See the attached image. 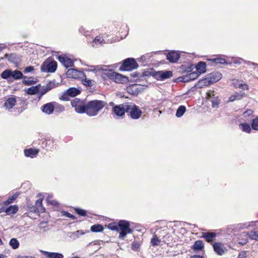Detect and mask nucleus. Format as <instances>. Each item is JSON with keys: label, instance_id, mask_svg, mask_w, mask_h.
Instances as JSON below:
<instances>
[{"label": "nucleus", "instance_id": "obj_18", "mask_svg": "<svg viewBox=\"0 0 258 258\" xmlns=\"http://www.w3.org/2000/svg\"><path fill=\"white\" fill-rule=\"evenodd\" d=\"M217 236V233L215 232H203L202 237L209 243L212 242Z\"/></svg>", "mask_w": 258, "mask_h": 258}, {"label": "nucleus", "instance_id": "obj_12", "mask_svg": "<svg viewBox=\"0 0 258 258\" xmlns=\"http://www.w3.org/2000/svg\"><path fill=\"white\" fill-rule=\"evenodd\" d=\"M55 108V102L47 103L43 105L41 107L42 112L49 115L53 113Z\"/></svg>", "mask_w": 258, "mask_h": 258}, {"label": "nucleus", "instance_id": "obj_6", "mask_svg": "<svg viewBox=\"0 0 258 258\" xmlns=\"http://www.w3.org/2000/svg\"><path fill=\"white\" fill-rule=\"evenodd\" d=\"M118 227L120 232L119 234V238L123 239L127 234L131 233L132 230L130 228V222L126 220H120L118 221Z\"/></svg>", "mask_w": 258, "mask_h": 258}, {"label": "nucleus", "instance_id": "obj_51", "mask_svg": "<svg viewBox=\"0 0 258 258\" xmlns=\"http://www.w3.org/2000/svg\"><path fill=\"white\" fill-rule=\"evenodd\" d=\"M186 111V107L183 105H181L178 107V117L183 115Z\"/></svg>", "mask_w": 258, "mask_h": 258}, {"label": "nucleus", "instance_id": "obj_19", "mask_svg": "<svg viewBox=\"0 0 258 258\" xmlns=\"http://www.w3.org/2000/svg\"><path fill=\"white\" fill-rule=\"evenodd\" d=\"M214 250L218 255H222L224 253V250L223 249V245L220 242H215L213 244Z\"/></svg>", "mask_w": 258, "mask_h": 258}, {"label": "nucleus", "instance_id": "obj_34", "mask_svg": "<svg viewBox=\"0 0 258 258\" xmlns=\"http://www.w3.org/2000/svg\"><path fill=\"white\" fill-rule=\"evenodd\" d=\"M91 231L93 232H100L104 230L103 226L101 224H95L91 227Z\"/></svg>", "mask_w": 258, "mask_h": 258}, {"label": "nucleus", "instance_id": "obj_57", "mask_svg": "<svg viewBox=\"0 0 258 258\" xmlns=\"http://www.w3.org/2000/svg\"><path fill=\"white\" fill-rule=\"evenodd\" d=\"M215 97L216 96H215V94H214V91L213 90H209L207 93V97L209 100L212 99L213 97Z\"/></svg>", "mask_w": 258, "mask_h": 258}, {"label": "nucleus", "instance_id": "obj_50", "mask_svg": "<svg viewBox=\"0 0 258 258\" xmlns=\"http://www.w3.org/2000/svg\"><path fill=\"white\" fill-rule=\"evenodd\" d=\"M23 82L25 85H31L34 84L36 82L33 80V79L32 78H29L27 79L25 78Z\"/></svg>", "mask_w": 258, "mask_h": 258}, {"label": "nucleus", "instance_id": "obj_63", "mask_svg": "<svg viewBox=\"0 0 258 258\" xmlns=\"http://www.w3.org/2000/svg\"><path fill=\"white\" fill-rule=\"evenodd\" d=\"M70 237L73 239H76L79 238L78 235L76 233V232L72 233L70 235Z\"/></svg>", "mask_w": 258, "mask_h": 258}, {"label": "nucleus", "instance_id": "obj_11", "mask_svg": "<svg viewBox=\"0 0 258 258\" xmlns=\"http://www.w3.org/2000/svg\"><path fill=\"white\" fill-rule=\"evenodd\" d=\"M142 89V86L136 84L130 85L126 88L127 93L134 96H137Z\"/></svg>", "mask_w": 258, "mask_h": 258}, {"label": "nucleus", "instance_id": "obj_15", "mask_svg": "<svg viewBox=\"0 0 258 258\" xmlns=\"http://www.w3.org/2000/svg\"><path fill=\"white\" fill-rule=\"evenodd\" d=\"M16 97L12 96L6 100L4 106L7 109L10 110L16 105Z\"/></svg>", "mask_w": 258, "mask_h": 258}, {"label": "nucleus", "instance_id": "obj_30", "mask_svg": "<svg viewBox=\"0 0 258 258\" xmlns=\"http://www.w3.org/2000/svg\"><path fill=\"white\" fill-rule=\"evenodd\" d=\"M35 207L38 213H43L45 211V208L42 206V200L38 199L35 202Z\"/></svg>", "mask_w": 258, "mask_h": 258}, {"label": "nucleus", "instance_id": "obj_37", "mask_svg": "<svg viewBox=\"0 0 258 258\" xmlns=\"http://www.w3.org/2000/svg\"><path fill=\"white\" fill-rule=\"evenodd\" d=\"M9 244L13 249H16L19 247L20 243L16 238H13L10 240Z\"/></svg>", "mask_w": 258, "mask_h": 258}, {"label": "nucleus", "instance_id": "obj_59", "mask_svg": "<svg viewBox=\"0 0 258 258\" xmlns=\"http://www.w3.org/2000/svg\"><path fill=\"white\" fill-rule=\"evenodd\" d=\"M140 247V244L138 242H134L132 246V249L134 250L137 251Z\"/></svg>", "mask_w": 258, "mask_h": 258}, {"label": "nucleus", "instance_id": "obj_9", "mask_svg": "<svg viewBox=\"0 0 258 258\" xmlns=\"http://www.w3.org/2000/svg\"><path fill=\"white\" fill-rule=\"evenodd\" d=\"M81 91L79 89L71 87L67 90L60 96L59 99L63 101H68L70 99V97H73L80 94Z\"/></svg>", "mask_w": 258, "mask_h": 258}, {"label": "nucleus", "instance_id": "obj_20", "mask_svg": "<svg viewBox=\"0 0 258 258\" xmlns=\"http://www.w3.org/2000/svg\"><path fill=\"white\" fill-rule=\"evenodd\" d=\"M196 69V73H198L199 75L204 73L206 71V63L204 61H200L195 67Z\"/></svg>", "mask_w": 258, "mask_h": 258}, {"label": "nucleus", "instance_id": "obj_36", "mask_svg": "<svg viewBox=\"0 0 258 258\" xmlns=\"http://www.w3.org/2000/svg\"><path fill=\"white\" fill-rule=\"evenodd\" d=\"M39 91V86H32L29 88L27 90V93L29 95H34L37 94Z\"/></svg>", "mask_w": 258, "mask_h": 258}, {"label": "nucleus", "instance_id": "obj_16", "mask_svg": "<svg viewBox=\"0 0 258 258\" xmlns=\"http://www.w3.org/2000/svg\"><path fill=\"white\" fill-rule=\"evenodd\" d=\"M45 256L46 258H63V255L61 253L49 252L44 250L40 251Z\"/></svg>", "mask_w": 258, "mask_h": 258}, {"label": "nucleus", "instance_id": "obj_53", "mask_svg": "<svg viewBox=\"0 0 258 258\" xmlns=\"http://www.w3.org/2000/svg\"><path fill=\"white\" fill-rule=\"evenodd\" d=\"M27 210L30 212L38 213L35 205L28 204Z\"/></svg>", "mask_w": 258, "mask_h": 258}, {"label": "nucleus", "instance_id": "obj_8", "mask_svg": "<svg viewBox=\"0 0 258 258\" xmlns=\"http://www.w3.org/2000/svg\"><path fill=\"white\" fill-rule=\"evenodd\" d=\"M57 68V62L54 60L47 59L44 61L41 67L43 72L54 73Z\"/></svg>", "mask_w": 258, "mask_h": 258}, {"label": "nucleus", "instance_id": "obj_14", "mask_svg": "<svg viewBox=\"0 0 258 258\" xmlns=\"http://www.w3.org/2000/svg\"><path fill=\"white\" fill-rule=\"evenodd\" d=\"M57 59L66 68L72 67L73 64L72 60L66 56L59 55Z\"/></svg>", "mask_w": 258, "mask_h": 258}, {"label": "nucleus", "instance_id": "obj_26", "mask_svg": "<svg viewBox=\"0 0 258 258\" xmlns=\"http://www.w3.org/2000/svg\"><path fill=\"white\" fill-rule=\"evenodd\" d=\"M209 80L208 79V76L206 75L204 78L198 81L197 84V87L199 88H202L204 87L209 86L211 84V83L209 82Z\"/></svg>", "mask_w": 258, "mask_h": 258}, {"label": "nucleus", "instance_id": "obj_4", "mask_svg": "<svg viewBox=\"0 0 258 258\" xmlns=\"http://www.w3.org/2000/svg\"><path fill=\"white\" fill-rule=\"evenodd\" d=\"M86 72H101V76L104 79H109L112 80L115 72L111 70L104 69L99 66H92L88 69H85Z\"/></svg>", "mask_w": 258, "mask_h": 258}, {"label": "nucleus", "instance_id": "obj_55", "mask_svg": "<svg viewBox=\"0 0 258 258\" xmlns=\"http://www.w3.org/2000/svg\"><path fill=\"white\" fill-rule=\"evenodd\" d=\"M236 88L242 89V90H248L249 89V87L247 84H242L240 83L238 84V86H236Z\"/></svg>", "mask_w": 258, "mask_h": 258}, {"label": "nucleus", "instance_id": "obj_44", "mask_svg": "<svg viewBox=\"0 0 258 258\" xmlns=\"http://www.w3.org/2000/svg\"><path fill=\"white\" fill-rule=\"evenodd\" d=\"M75 211L79 216L84 217L87 216V211L85 210L79 208H75Z\"/></svg>", "mask_w": 258, "mask_h": 258}, {"label": "nucleus", "instance_id": "obj_13", "mask_svg": "<svg viewBox=\"0 0 258 258\" xmlns=\"http://www.w3.org/2000/svg\"><path fill=\"white\" fill-rule=\"evenodd\" d=\"M209 82L211 84H214L219 81L222 78V74L218 72H214L207 75Z\"/></svg>", "mask_w": 258, "mask_h": 258}, {"label": "nucleus", "instance_id": "obj_56", "mask_svg": "<svg viewBox=\"0 0 258 258\" xmlns=\"http://www.w3.org/2000/svg\"><path fill=\"white\" fill-rule=\"evenodd\" d=\"M51 87H49L48 86H47L45 88L41 90L39 93L40 97L39 98L44 95L47 92H48L49 90L51 89Z\"/></svg>", "mask_w": 258, "mask_h": 258}, {"label": "nucleus", "instance_id": "obj_1", "mask_svg": "<svg viewBox=\"0 0 258 258\" xmlns=\"http://www.w3.org/2000/svg\"><path fill=\"white\" fill-rule=\"evenodd\" d=\"M194 68L192 64H182L180 67V72H185L186 74L182 76L178 77V82H188L191 81L195 80L199 76L198 73L196 72H191Z\"/></svg>", "mask_w": 258, "mask_h": 258}, {"label": "nucleus", "instance_id": "obj_41", "mask_svg": "<svg viewBox=\"0 0 258 258\" xmlns=\"http://www.w3.org/2000/svg\"><path fill=\"white\" fill-rule=\"evenodd\" d=\"M209 101L212 103V107H218L220 103V100L218 96L213 97L212 99L209 100Z\"/></svg>", "mask_w": 258, "mask_h": 258}, {"label": "nucleus", "instance_id": "obj_24", "mask_svg": "<svg viewBox=\"0 0 258 258\" xmlns=\"http://www.w3.org/2000/svg\"><path fill=\"white\" fill-rule=\"evenodd\" d=\"M166 58L170 62H175L177 60V51H171L166 55Z\"/></svg>", "mask_w": 258, "mask_h": 258}, {"label": "nucleus", "instance_id": "obj_54", "mask_svg": "<svg viewBox=\"0 0 258 258\" xmlns=\"http://www.w3.org/2000/svg\"><path fill=\"white\" fill-rule=\"evenodd\" d=\"M62 215L63 216H65L68 218H70L72 219V220H76V218L75 216L73 215L72 214H70L67 211H63L62 212Z\"/></svg>", "mask_w": 258, "mask_h": 258}, {"label": "nucleus", "instance_id": "obj_5", "mask_svg": "<svg viewBox=\"0 0 258 258\" xmlns=\"http://www.w3.org/2000/svg\"><path fill=\"white\" fill-rule=\"evenodd\" d=\"M127 112L133 119H138L141 116L142 111L139 106L133 103H128Z\"/></svg>", "mask_w": 258, "mask_h": 258}, {"label": "nucleus", "instance_id": "obj_23", "mask_svg": "<svg viewBox=\"0 0 258 258\" xmlns=\"http://www.w3.org/2000/svg\"><path fill=\"white\" fill-rule=\"evenodd\" d=\"M207 60L210 62L212 65L218 64H224L227 63L225 59L219 57L208 59Z\"/></svg>", "mask_w": 258, "mask_h": 258}, {"label": "nucleus", "instance_id": "obj_49", "mask_svg": "<svg viewBox=\"0 0 258 258\" xmlns=\"http://www.w3.org/2000/svg\"><path fill=\"white\" fill-rule=\"evenodd\" d=\"M54 110L57 112H61L64 110V107L63 106L58 104L56 102H55V108Z\"/></svg>", "mask_w": 258, "mask_h": 258}, {"label": "nucleus", "instance_id": "obj_61", "mask_svg": "<svg viewBox=\"0 0 258 258\" xmlns=\"http://www.w3.org/2000/svg\"><path fill=\"white\" fill-rule=\"evenodd\" d=\"M246 252L245 251H242L241 252L239 253L237 258H246Z\"/></svg>", "mask_w": 258, "mask_h": 258}, {"label": "nucleus", "instance_id": "obj_2", "mask_svg": "<svg viewBox=\"0 0 258 258\" xmlns=\"http://www.w3.org/2000/svg\"><path fill=\"white\" fill-rule=\"evenodd\" d=\"M106 104L105 102L98 100L88 102L87 104V114L90 116L97 115L99 112L105 107Z\"/></svg>", "mask_w": 258, "mask_h": 258}, {"label": "nucleus", "instance_id": "obj_42", "mask_svg": "<svg viewBox=\"0 0 258 258\" xmlns=\"http://www.w3.org/2000/svg\"><path fill=\"white\" fill-rule=\"evenodd\" d=\"M161 243V240L159 239L156 235H154L153 237L151 239V244L152 246H155L159 245Z\"/></svg>", "mask_w": 258, "mask_h": 258}, {"label": "nucleus", "instance_id": "obj_22", "mask_svg": "<svg viewBox=\"0 0 258 258\" xmlns=\"http://www.w3.org/2000/svg\"><path fill=\"white\" fill-rule=\"evenodd\" d=\"M191 248L195 251H202L204 248V244L202 240H197L191 247Z\"/></svg>", "mask_w": 258, "mask_h": 258}, {"label": "nucleus", "instance_id": "obj_40", "mask_svg": "<svg viewBox=\"0 0 258 258\" xmlns=\"http://www.w3.org/2000/svg\"><path fill=\"white\" fill-rule=\"evenodd\" d=\"M19 194L15 193L14 195L9 197L7 200L4 202V205H8L11 203H12L18 197Z\"/></svg>", "mask_w": 258, "mask_h": 258}, {"label": "nucleus", "instance_id": "obj_31", "mask_svg": "<svg viewBox=\"0 0 258 258\" xmlns=\"http://www.w3.org/2000/svg\"><path fill=\"white\" fill-rule=\"evenodd\" d=\"M239 128L244 132L250 133L251 129L250 125L247 123H240L239 124Z\"/></svg>", "mask_w": 258, "mask_h": 258}, {"label": "nucleus", "instance_id": "obj_45", "mask_svg": "<svg viewBox=\"0 0 258 258\" xmlns=\"http://www.w3.org/2000/svg\"><path fill=\"white\" fill-rule=\"evenodd\" d=\"M251 125L253 130L258 131V117L252 119Z\"/></svg>", "mask_w": 258, "mask_h": 258}, {"label": "nucleus", "instance_id": "obj_39", "mask_svg": "<svg viewBox=\"0 0 258 258\" xmlns=\"http://www.w3.org/2000/svg\"><path fill=\"white\" fill-rule=\"evenodd\" d=\"M83 84L87 86L91 87L94 85V81L92 80L87 78L86 75L84 74V78L82 80Z\"/></svg>", "mask_w": 258, "mask_h": 258}, {"label": "nucleus", "instance_id": "obj_3", "mask_svg": "<svg viewBox=\"0 0 258 258\" xmlns=\"http://www.w3.org/2000/svg\"><path fill=\"white\" fill-rule=\"evenodd\" d=\"M128 103H122L114 106L112 108L111 115L115 119L118 120L124 117L127 112Z\"/></svg>", "mask_w": 258, "mask_h": 258}, {"label": "nucleus", "instance_id": "obj_38", "mask_svg": "<svg viewBox=\"0 0 258 258\" xmlns=\"http://www.w3.org/2000/svg\"><path fill=\"white\" fill-rule=\"evenodd\" d=\"M23 77V74L21 72L18 70H15L12 71V78L15 80H18L22 78Z\"/></svg>", "mask_w": 258, "mask_h": 258}, {"label": "nucleus", "instance_id": "obj_17", "mask_svg": "<svg viewBox=\"0 0 258 258\" xmlns=\"http://www.w3.org/2000/svg\"><path fill=\"white\" fill-rule=\"evenodd\" d=\"M114 77L112 80L117 83H126L128 79V78L123 76L120 74H118L115 72L114 74Z\"/></svg>", "mask_w": 258, "mask_h": 258}, {"label": "nucleus", "instance_id": "obj_33", "mask_svg": "<svg viewBox=\"0 0 258 258\" xmlns=\"http://www.w3.org/2000/svg\"><path fill=\"white\" fill-rule=\"evenodd\" d=\"M1 77L10 81L12 78V71L10 70H5L1 74Z\"/></svg>", "mask_w": 258, "mask_h": 258}, {"label": "nucleus", "instance_id": "obj_27", "mask_svg": "<svg viewBox=\"0 0 258 258\" xmlns=\"http://www.w3.org/2000/svg\"><path fill=\"white\" fill-rule=\"evenodd\" d=\"M158 75L161 80L170 78L172 76V72L170 71L158 72Z\"/></svg>", "mask_w": 258, "mask_h": 258}, {"label": "nucleus", "instance_id": "obj_52", "mask_svg": "<svg viewBox=\"0 0 258 258\" xmlns=\"http://www.w3.org/2000/svg\"><path fill=\"white\" fill-rule=\"evenodd\" d=\"M148 59H149V56L148 55H144L140 58L139 61H142V65L144 66L146 65L145 62H147Z\"/></svg>", "mask_w": 258, "mask_h": 258}, {"label": "nucleus", "instance_id": "obj_47", "mask_svg": "<svg viewBox=\"0 0 258 258\" xmlns=\"http://www.w3.org/2000/svg\"><path fill=\"white\" fill-rule=\"evenodd\" d=\"M108 228L113 231H118L119 230L118 223H111L108 224Z\"/></svg>", "mask_w": 258, "mask_h": 258}, {"label": "nucleus", "instance_id": "obj_10", "mask_svg": "<svg viewBox=\"0 0 258 258\" xmlns=\"http://www.w3.org/2000/svg\"><path fill=\"white\" fill-rule=\"evenodd\" d=\"M66 75L68 78H83L84 73L83 71H78L76 69H71L67 71Z\"/></svg>", "mask_w": 258, "mask_h": 258}, {"label": "nucleus", "instance_id": "obj_48", "mask_svg": "<svg viewBox=\"0 0 258 258\" xmlns=\"http://www.w3.org/2000/svg\"><path fill=\"white\" fill-rule=\"evenodd\" d=\"M83 102L78 98H75L71 101V105L73 107L75 108L78 105H80Z\"/></svg>", "mask_w": 258, "mask_h": 258}, {"label": "nucleus", "instance_id": "obj_60", "mask_svg": "<svg viewBox=\"0 0 258 258\" xmlns=\"http://www.w3.org/2000/svg\"><path fill=\"white\" fill-rule=\"evenodd\" d=\"M34 68L32 66H29L26 67L24 70L25 73H28L33 71Z\"/></svg>", "mask_w": 258, "mask_h": 258}, {"label": "nucleus", "instance_id": "obj_58", "mask_svg": "<svg viewBox=\"0 0 258 258\" xmlns=\"http://www.w3.org/2000/svg\"><path fill=\"white\" fill-rule=\"evenodd\" d=\"M235 96V98H236V100H240L245 95L244 93H235L234 94Z\"/></svg>", "mask_w": 258, "mask_h": 258}, {"label": "nucleus", "instance_id": "obj_64", "mask_svg": "<svg viewBox=\"0 0 258 258\" xmlns=\"http://www.w3.org/2000/svg\"><path fill=\"white\" fill-rule=\"evenodd\" d=\"M76 232L78 236V237H79V236L80 235H83V234H85V232L81 230H77Z\"/></svg>", "mask_w": 258, "mask_h": 258}, {"label": "nucleus", "instance_id": "obj_32", "mask_svg": "<svg viewBox=\"0 0 258 258\" xmlns=\"http://www.w3.org/2000/svg\"><path fill=\"white\" fill-rule=\"evenodd\" d=\"M75 110L77 113H86L87 114V104L84 105L82 103L80 105H78L77 107H75Z\"/></svg>", "mask_w": 258, "mask_h": 258}, {"label": "nucleus", "instance_id": "obj_35", "mask_svg": "<svg viewBox=\"0 0 258 258\" xmlns=\"http://www.w3.org/2000/svg\"><path fill=\"white\" fill-rule=\"evenodd\" d=\"M247 235L250 239L258 241V231H250L248 232Z\"/></svg>", "mask_w": 258, "mask_h": 258}, {"label": "nucleus", "instance_id": "obj_25", "mask_svg": "<svg viewBox=\"0 0 258 258\" xmlns=\"http://www.w3.org/2000/svg\"><path fill=\"white\" fill-rule=\"evenodd\" d=\"M209 80L208 79V76L206 75L204 78L198 81L197 84V87L199 88H202L204 87L209 86L211 84V83L209 82Z\"/></svg>", "mask_w": 258, "mask_h": 258}, {"label": "nucleus", "instance_id": "obj_29", "mask_svg": "<svg viewBox=\"0 0 258 258\" xmlns=\"http://www.w3.org/2000/svg\"><path fill=\"white\" fill-rule=\"evenodd\" d=\"M103 43H105L104 40L100 36H96L91 42L92 46L93 47H96Z\"/></svg>", "mask_w": 258, "mask_h": 258}, {"label": "nucleus", "instance_id": "obj_21", "mask_svg": "<svg viewBox=\"0 0 258 258\" xmlns=\"http://www.w3.org/2000/svg\"><path fill=\"white\" fill-rule=\"evenodd\" d=\"M39 151L38 149L30 148L24 150V152L25 156L33 158L36 157Z\"/></svg>", "mask_w": 258, "mask_h": 258}, {"label": "nucleus", "instance_id": "obj_28", "mask_svg": "<svg viewBox=\"0 0 258 258\" xmlns=\"http://www.w3.org/2000/svg\"><path fill=\"white\" fill-rule=\"evenodd\" d=\"M18 211V207L16 205L10 206L9 207L7 208L5 212L8 215H10L12 214H14L17 212Z\"/></svg>", "mask_w": 258, "mask_h": 258}, {"label": "nucleus", "instance_id": "obj_62", "mask_svg": "<svg viewBox=\"0 0 258 258\" xmlns=\"http://www.w3.org/2000/svg\"><path fill=\"white\" fill-rule=\"evenodd\" d=\"M17 258H36L32 255H18Z\"/></svg>", "mask_w": 258, "mask_h": 258}, {"label": "nucleus", "instance_id": "obj_7", "mask_svg": "<svg viewBox=\"0 0 258 258\" xmlns=\"http://www.w3.org/2000/svg\"><path fill=\"white\" fill-rule=\"evenodd\" d=\"M138 64L134 58H128L123 61L120 67V70L130 71L137 69Z\"/></svg>", "mask_w": 258, "mask_h": 258}, {"label": "nucleus", "instance_id": "obj_43", "mask_svg": "<svg viewBox=\"0 0 258 258\" xmlns=\"http://www.w3.org/2000/svg\"><path fill=\"white\" fill-rule=\"evenodd\" d=\"M8 60L13 63H17L18 62L19 58L16 54H11L8 56Z\"/></svg>", "mask_w": 258, "mask_h": 258}, {"label": "nucleus", "instance_id": "obj_46", "mask_svg": "<svg viewBox=\"0 0 258 258\" xmlns=\"http://www.w3.org/2000/svg\"><path fill=\"white\" fill-rule=\"evenodd\" d=\"M253 111L251 109H248L243 113V116L247 119H251L253 116Z\"/></svg>", "mask_w": 258, "mask_h": 258}]
</instances>
